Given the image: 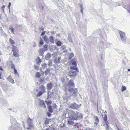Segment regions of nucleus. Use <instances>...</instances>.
Here are the masks:
<instances>
[{"instance_id":"nucleus-30","label":"nucleus","mask_w":130,"mask_h":130,"mask_svg":"<svg viewBox=\"0 0 130 130\" xmlns=\"http://www.w3.org/2000/svg\"><path fill=\"white\" fill-rule=\"evenodd\" d=\"M42 67V68L43 69H44L46 68L47 67V65L46 63H45L43 64H42L41 65Z\"/></svg>"},{"instance_id":"nucleus-40","label":"nucleus","mask_w":130,"mask_h":130,"mask_svg":"<svg viewBox=\"0 0 130 130\" xmlns=\"http://www.w3.org/2000/svg\"><path fill=\"white\" fill-rule=\"evenodd\" d=\"M66 48V46L64 45L62 46L61 47V50L63 51Z\"/></svg>"},{"instance_id":"nucleus-61","label":"nucleus","mask_w":130,"mask_h":130,"mask_svg":"<svg viewBox=\"0 0 130 130\" xmlns=\"http://www.w3.org/2000/svg\"><path fill=\"white\" fill-rule=\"evenodd\" d=\"M36 46V44L35 43H34V45H33V46L34 47L35 46Z\"/></svg>"},{"instance_id":"nucleus-37","label":"nucleus","mask_w":130,"mask_h":130,"mask_svg":"<svg viewBox=\"0 0 130 130\" xmlns=\"http://www.w3.org/2000/svg\"><path fill=\"white\" fill-rule=\"evenodd\" d=\"M126 89V88L125 86H122L121 89L122 91H124Z\"/></svg>"},{"instance_id":"nucleus-44","label":"nucleus","mask_w":130,"mask_h":130,"mask_svg":"<svg viewBox=\"0 0 130 130\" xmlns=\"http://www.w3.org/2000/svg\"><path fill=\"white\" fill-rule=\"evenodd\" d=\"M78 124V123H76L75 124V125H74L73 127L74 128H78V126L77 125V124Z\"/></svg>"},{"instance_id":"nucleus-27","label":"nucleus","mask_w":130,"mask_h":130,"mask_svg":"<svg viewBox=\"0 0 130 130\" xmlns=\"http://www.w3.org/2000/svg\"><path fill=\"white\" fill-rule=\"evenodd\" d=\"M50 42L52 43L54 42V37L52 36H51L50 37Z\"/></svg>"},{"instance_id":"nucleus-6","label":"nucleus","mask_w":130,"mask_h":130,"mask_svg":"<svg viewBox=\"0 0 130 130\" xmlns=\"http://www.w3.org/2000/svg\"><path fill=\"white\" fill-rule=\"evenodd\" d=\"M76 72L74 70L70 71L68 72V74L71 78H74L76 75Z\"/></svg>"},{"instance_id":"nucleus-34","label":"nucleus","mask_w":130,"mask_h":130,"mask_svg":"<svg viewBox=\"0 0 130 130\" xmlns=\"http://www.w3.org/2000/svg\"><path fill=\"white\" fill-rule=\"evenodd\" d=\"M43 93L42 92V91H39L38 92V94H37V97H38L41 96L42 95V94Z\"/></svg>"},{"instance_id":"nucleus-33","label":"nucleus","mask_w":130,"mask_h":130,"mask_svg":"<svg viewBox=\"0 0 130 130\" xmlns=\"http://www.w3.org/2000/svg\"><path fill=\"white\" fill-rule=\"evenodd\" d=\"M56 44L58 46H60L61 45L62 43L60 41H58L56 42Z\"/></svg>"},{"instance_id":"nucleus-38","label":"nucleus","mask_w":130,"mask_h":130,"mask_svg":"<svg viewBox=\"0 0 130 130\" xmlns=\"http://www.w3.org/2000/svg\"><path fill=\"white\" fill-rule=\"evenodd\" d=\"M39 44H40L41 45H42L43 44V41L41 39H40V41L39 42Z\"/></svg>"},{"instance_id":"nucleus-20","label":"nucleus","mask_w":130,"mask_h":130,"mask_svg":"<svg viewBox=\"0 0 130 130\" xmlns=\"http://www.w3.org/2000/svg\"><path fill=\"white\" fill-rule=\"evenodd\" d=\"M12 51L13 52L18 51L16 46H14V45H12Z\"/></svg>"},{"instance_id":"nucleus-18","label":"nucleus","mask_w":130,"mask_h":130,"mask_svg":"<svg viewBox=\"0 0 130 130\" xmlns=\"http://www.w3.org/2000/svg\"><path fill=\"white\" fill-rule=\"evenodd\" d=\"M40 105L44 108L46 107L44 101L42 100H41L40 101Z\"/></svg>"},{"instance_id":"nucleus-32","label":"nucleus","mask_w":130,"mask_h":130,"mask_svg":"<svg viewBox=\"0 0 130 130\" xmlns=\"http://www.w3.org/2000/svg\"><path fill=\"white\" fill-rule=\"evenodd\" d=\"M9 41L10 43L12 44H14L15 42L13 40H12L11 38H10L9 39Z\"/></svg>"},{"instance_id":"nucleus-57","label":"nucleus","mask_w":130,"mask_h":130,"mask_svg":"<svg viewBox=\"0 0 130 130\" xmlns=\"http://www.w3.org/2000/svg\"><path fill=\"white\" fill-rule=\"evenodd\" d=\"M72 57H71L69 56V60H70L71 59V58H72Z\"/></svg>"},{"instance_id":"nucleus-39","label":"nucleus","mask_w":130,"mask_h":130,"mask_svg":"<svg viewBox=\"0 0 130 130\" xmlns=\"http://www.w3.org/2000/svg\"><path fill=\"white\" fill-rule=\"evenodd\" d=\"M14 71L15 74L18 75V73L17 70L15 68L14 70Z\"/></svg>"},{"instance_id":"nucleus-41","label":"nucleus","mask_w":130,"mask_h":130,"mask_svg":"<svg viewBox=\"0 0 130 130\" xmlns=\"http://www.w3.org/2000/svg\"><path fill=\"white\" fill-rule=\"evenodd\" d=\"M11 67L12 69H13L14 70V68H15V65L13 63L12 64Z\"/></svg>"},{"instance_id":"nucleus-13","label":"nucleus","mask_w":130,"mask_h":130,"mask_svg":"<svg viewBox=\"0 0 130 130\" xmlns=\"http://www.w3.org/2000/svg\"><path fill=\"white\" fill-rule=\"evenodd\" d=\"M7 80L9 81L12 84L14 83V80L12 78L11 75H10L7 78Z\"/></svg>"},{"instance_id":"nucleus-54","label":"nucleus","mask_w":130,"mask_h":130,"mask_svg":"<svg viewBox=\"0 0 130 130\" xmlns=\"http://www.w3.org/2000/svg\"><path fill=\"white\" fill-rule=\"evenodd\" d=\"M51 33L52 34H55V32L54 31H53L51 32Z\"/></svg>"},{"instance_id":"nucleus-28","label":"nucleus","mask_w":130,"mask_h":130,"mask_svg":"<svg viewBox=\"0 0 130 130\" xmlns=\"http://www.w3.org/2000/svg\"><path fill=\"white\" fill-rule=\"evenodd\" d=\"M70 69H73L74 70H75V71H76H76H77V67H75V66H71L70 67Z\"/></svg>"},{"instance_id":"nucleus-35","label":"nucleus","mask_w":130,"mask_h":130,"mask_svg":"<svg viewBox=\"0 0 130 130\" xmlns=\"http://www.w3.org/2000/svg\"><path fill=\"white\" fill-rule=\"evenodd\" d=\"M44 40L47 43L48 42V40L46 36H45L43 37Z\"/></svg>"},{"instance_id":"nucleus-43","label":"nucleus","mask_w":130,"mask_h":130,"mask_svg":"<svg viewBox=\"0 0 130 130\" xmlns=\"http://www.w3.org/2000/svg\"><path fill=\"white\" fill-rule=\"evenodd\" d=\"M10 29L11 31L13 33L14 31V29L12 27H11L10 28H9Z\"/></svg>"},{"instance_id":"nucleus-1","label":"nucleus","mask_w":130,"mask_h":130,"mask_svg":"<svg viewBox=\"0 0 130 130\" xmlns=\"http://www.w3.org/2000/svg\"><path fill=\"white\" fill-rule=\"evenodd\" d=\"M69 115L70 116L68 120V124L72 125L74 123L72 120L76 121L80 120L82 118V114L77 111L74 112L72 110H70L68 112Z\"/></svg>"},{"instance_id":"nucleus-45","label":"nucleus","mask_w":130,"mask_h":130,"mask_svg":"<svg viewBox=\"0 0 130 130\" xmlns=\"http://www.w3.org/2000/svg\"><path fill=\"white\" fill-rule=\"evenodd\" d=\"M49 123V121L48 120H46L45 121L44 124H48Z\"/></svg>"},{"instance_id":"nucleus-49","label":"nucleus","mask_w":130,"mask_h":130,"mask_svg":"<svg viewBox=\"0 0 130 130\" xmlns=\"http://www.w3.org/2000/svg\"><path fill=\"white\" fill-rule=\"evenodd\" d=\"M47 114L48 117H49L51 116V114L50 113L48 112H47Z\"/></svg>"},{"instance_id":"nucleus-51","label":"nucleus","mask_w":130,"mask_h":130,"mask_svg":"<svg viewBox=\"0 0 130 130\" xmlns=\"http://www.w3.org/2000/svg\"><path fill=\"white\" fill-rule=\"evenodd\" d=\"M56 107H57L56 105V104H54V105L53 108H56Z\"/></svg>"},{"instance_id":"nucleus-56","label":"nucleus","mask_w":130,"mask_h":130,"mask_svg":"<svg viewBox=\"0 0 130 130\" xmlns=\"http://www.w3.org/2000/svg\"><path fill=\"white\" fill-rule=\"evenodd\" d=\"M40 29L42 31H43L44 30V28H42L41 27L40 28Z\"/></svg>"},{"instance_id":"nucleus-19","label":"nucleus","mask_w":130,"mask_h":130,"mask_svg":"<svg viewBox=\"0 0 130 130\" xmlns=\"http://www.w3.org/2000/svg\"><path fill=\"white\" fill-rule=\"evenodd\" d=\"M13 55L15 57H18L19 56L18 54V51L13 52Z\"/></svg>"},{"instance_id":"nucleus-16","label":"nucleus","mask_w":130,"mask_h":130,"mask_svg":"<svg viewBox=\"0 0 130 130\" xmlns=\"http://www.w3.org/2000/svg\"><path fill=\"white\" fill-rule=\"evenodd\" d=\"M36 64L38 65H39L41 62L42 60L41 59H40L39 57H38L36 59Z\"/></svg>"},{"instance_id":"nucleus-22","label":"nucleus","mask_w":130,"mask_h":130,"mask_svg":"<svg viewBox=\"0 0 130 130\" xmlns=\"http://www.w3.org/2000/svg\"><path fill=\"white\" fill-rule=\"evenodd\" d=\"M51 57V56L50 54L48 53L45 56V58L46 60H48Z\"/></svg>"},{"instance_id":"nucleus-63","label":"nucleus","mask_w":130,"mask_h":130,"mask_svg":"<svg viewBox=\"0 0 130 130\" xmlns=\"http://www.w3.org/2000/svg\"><path fill=\"white\" fill-rule=\"evenodd\" d=\"M127 70L128 71H130V69H128Z\"/></svg>"},{"instance_id":"nucleus-42","label":"nucleus","mask_w":130,"mask_h":130,"mask_svg":"<svg viewBox=\"0 0 130 130\" xmlns=\"http://www.w3.org/2000/svg\"><path fill=\"white\" fill-rule=\"evenodd\" d=\"M34 68L36 70H38L39 69V67L38 66H34Z\"/></svg>"},{"instance_id":"nucleus-21","label":"nucleus","mask_w":130,"mask_h":130,"mask_svg":"<svg viewBox=\"0 0 130 130\" xmlns=\"http://www.w3.org/2000/svg\"><path fill=\"white\" fill-rule=\"evenodd\" d=\"M70 63L72 64V65L76 66L77 65L76 61L73 60H72L71 61Z\"/></svg>"},{"instance_id":"nucleus-7","label":"nucleus","mask_w":130,"mask_h":130,"mask_svg":"<svg viewBox=\"0 0 130 130\" xmlns=\"http://www.w3.org/2000/svg\"><path fill=\"white\" fill-rule=\"evenodd\" d=\"M104 120L106 124V129L107 130H109L111 129L110 127H109V126L108 125V122L107 120V117L106 116H105L104 118Z\"/></svg>"},{"instance_id":"nucleus-5","label":"nucleus","mask_w":130,"mask_h":130,"mask_svg":"<svg viewBox=\"0 0 130 130\" xmlns=\"http://www.w3.org/2000/svg\"><path fill=\"white\" fill-rule=\"evenodd\" d=\"M119 33L120 34V38L121 40L124 42L125 41L126 39V37L125 36V34L123 32H122L120 30L119 31Z\"/></svg>"},{"instance_id":"nucleus-47","label":"nucleus","mask_w":130,"mask_h":130,"mask_svg":"<svg viewBox=\"0 0 130 130\" xmlns=\"http://www.w3.org/2000/svg\"><path fill=\"white\" fill-rule=\"evenodd\" d=\"M45 31H43L42 33L41 34V36H43V35H44V34H45Z\"/></svg>"},{"instance_id":"nucleus-12","label":"nucleus","mask_w":130,"mask_h":130,"mask_svg":"<svg viewBox=\"0 0 130 130\" xmlns=\"http://www.w3.org/2000/svg\"><path fill=\"white\" fill-rule=\"evenodd\" d=\"M40 88L41 91L43 93H45L46 92L45 91V88L43 85L41 86L40 87Z\"/></svg>"},{"instance_id":"nucleus-11","label":"nucleus","mask_w":130,"mask_h":130,"mask_svg":"<svg viewBox=\"0 0 130 130\" xmlns=\"http://www.w3.org/2000/svg\"><path fill=\"white\" fill-rule=\"evenodd\" d=\"M78 105L75 103L72 104L70 106V107L72 109H77L78 107Z\"/></svg>"},{"instance_id":"nucleus-58","label":"nucleus","mask_w":130,"mask_h":130,"mask_svg":"<svg viewBox=\"0 0 130 130\" xmlns=\"http://www.w3.org/2000/svg\"><path fill=\"white\" fill-rule=\"evenodd\" d=\"M72 57H71L69 56V60H70L71 59V58H72Z\"/></svg>"},{"instance_id":"nucleus-8","label":"nucleus","mask_w":130,"mask_h":130,"mask_svg":"<svg viewBox=\"0 0 130 130\" xmlns=\"http://www.w3.org/2000/svg\"><path fill=\"white\" fill-rule=\"evenodd\" d=\"M67 86L69 87V88H71L72 87H74V84L73 80H70L68 82Z\"/></svg>"},{"instance_id":"nucleus-3","label":"nucleus","mask_w":130,"mask_h":130,"mask_svg":"<svg viewBox=\"0 0 130 130\" xmlns=\"http://www.w3.org/2000/svg\"><path fill=\"white\" fill-rule=\"evenodd\" d=\"M69 91L71 96H73L74 97H75L77 95L78 91L76 88L73 89L69 88Z\"/></svg>"},{"instance_id":"nucleus-64","label":"nucleus","mask_w":130,"mask_h":130,"mask_svg":"<svg viewBox=\"0 0 130 130\" xmlns=\"http://www.w3.org/2000/svg\"><path fill=\"white\" fill-rule=\"evenodd\" d=\"M45 130H49V129L48 128H46Z\"/></svg>"},{"instance_id":"nucleus-29","label":"nucleus","mask_w":130,"mask_h":130,"mask_svg":"<svg viewBox=\"0 0 130 130\" xmlns=\"http://www.w3.org/2000/svg\"><path fill=\"white\" fill-rule=\"evenodd\" d=\"M48 108L49 111L51 113H52L53 111L52 107L51 106H50L48 107Z\"/></svg>"},{"instance_id":"nucleus-15","label":"nucleus","mask_w":130,"mask_h":130,"mask_svg":"<svg viewBox=\"0 0 130 130\" xmlns=\"http://www.w3.org/2000/svg\"><path fill=\"white\" fill-rule=\"evenodd\" d=\"M50 67H48L47 68L45 71L44 73L45 75H47L50 72Z\"/></svg>"},{"instance_id":"nucleus-10","label":"nucleus","mask_w":130,"mask_h":130,"mask_svg":"<svg viewBox=\"0 0 130 130\" xmlns=\"http://www.w3.org/2000/svg\"><path fill=\"white\" fill-rule=\"evenodd\" d=\"M54 94V93L53 92H51L50 91H48L47 92V95L48 98L49 97L51 98L52 97Z\"/></svg>"},{"instance_id":"nucleus-53","label":"nucleus","mask_w":130,"mask_h":130,"mask_svg":"<svg viewBox=\"0 0 130 130\" xmlns=\"http://www.w3.org/2000/svg\"><path fill=\"white\" fill-rule=\"evenodd\" d=\"M86 130H92V129H91L90 128L88 127V128H87L86 129Z\"/></svg>"},{"instance_id":"nucleus-4","label":"nucleus","mask_w":130,"mask_h":130,"mask_svg":"<svg viewBox=\"0 0 130 130\" xmlns=\"http://www.w3.org/2000/svg\"><path fill=\"white\" fill-rule=\"evenodd\" d=\"M27 122L28 125V127L25 130H30V129L32 127V120L29 117L27 120Z\"/></svg>"},{"instance_id":"nucleus-59","label":"nucleus","mask_w":130,"mask_h":130,"mask_svg":"<svg viewBox=\"0 0 130 130\" xmlns=\"http://www.w3.org/2000/svg\"><path fill=\"white\" fill-rule=\"evenodd\" d=\"M5 102H6V104H4V105H5V106H6V105L7 104V101H6Z\"/></svg>"},{"instance_id":"nucleus-24","label":"nucleus","mask_w":130,"mask_h":130,"mask_svg":"<svg viewBox=\"0 0 130 130\" xmlns=\"http://www.w3.org/2000/svg\"><path fill=\"white\" fill-rule=\"evenodd\" d=\"M79 5V6L81 8V12L83 14V10L84 8L82 6V3H80Z\"/></svg>"},{"instance_id":"nucleus-17","label":"nucleus","mask_w":130,"mask_h":130,"mask_svg":"<svg viewBox=\"0 0 130 130\" xmlns=\"http://www.w3.org/2000/svg\"><path fill=\"white\" fill-rule=\"evenodd\" d=\"M60 59L61 58L59 57H58V59L57 60L56 59H55L54 60V62L55 63L57 64L60 63Z\"/></svg>"},{"instance_id":"nucleus-52","label":"nucleus","mask_w":130,"mask_h":130,"mask_svg":"<svg viewBox=\"0 0 130 130\" xmlns=\"http://www.w3.org/2000/svg\"><path fill=\"white\" fill-rule=\"evenodd\" d=\"M73 56L74 55L73 54V53H71L70 54V56L73 57Z\"/></svg>"},{"instance_id":"nucleus-25","label":"nucleus","mask_w":130,"mask_h":130,"mask_svg":"<svg viewBox=\"0 0 130 130\" xmlns=\"http://www.w3.org/2000/svg\"><path fill=\"white\" fill-rule=\"evenodd\" d=\"M52 60H49L48 63V66L50 67L52 65Z\"/></svg>"},{"instance_id":"nucleus-23","label":"nucleus","mask_w":130,"mask_h":130,"mask_svg":"<svg viewBox=\"0 0 130 130\" xmlns=\"http://www.w3.org/2000/svg\"><path fill=\"white\" fill-rule=\"evenodd\" d=\"M39 54L40 55H42L44 52L43 49L42 48H40L39 51Z\"/></svg>"},{"instance_id":"nucleus-46","label":"nucleus","mask_w":130,"mask_h":130,"mask_svg":"<svg viewBox=\"0 0 130 130\" xmlns=\"http://www.w3.org/2000/svg\"><path fill=\"white\" fill-rule=\"evenodd\" d=\"M47 44H45L43 46V47L44 48H46L47 47Z\"/></svg>"},{"instance_id":"nucleus-36","label":"nucleus","mask_w":130,"mask_h":130,"mask_svg":"<svg viewBox=\"0 0 130 130\" xmlns=\"http://www.w3.org/2000/svg\"><path fill=\"white\" fill-rule=\"evenodd\" d=\"M45 102L46 103L47 105H50L52 103V101H45Z\"/></svg>"},{"instance_id":"nucleus-2","label":"nucleus","mask_w":130,"mask_h":130,"mask_svg":"<svg viewBox=\"0 0 130 130\" xmlns=\"http://www.w3.org/2000/svg\"><path fill=\"white\" fill-rule=\"evenodd\" d=\"M10 122L11 125L9 126V130H22V127L20 126V124L17 122L12 117H10Z\"/></svg>"},{"instance_id":"nucleus-48","label":"nucleus","mask_w":130,"mask_h":130,"mask_svg":"<svg viewBox=\"0 0 130 130\" xmlns=\"http://www.w3.org/2000/svg\"><path fill=\"white\" fill-rule=\"evenodd\" d=\"M11 5V4L10 2H9V4L8 6V8H9V9H10V7Z\"/></svg>"},{"instance_id":"nucleus-14","label":"nucleus","mask_w":130,"mask_h":130,"mask_svg":"<svg viewBox=\"0 0 130 130\" xmlns=\"http://www.w3.org/2000/svg\"><path fill=\"white\" fill-rule=\"evenodd\" d=\"M93 119L95 120V122L94 123L96 125L99 122V120L98 117L96 116H94Z\"/></svg>"},{"instance_id":"nucleus-26","label":"nucleus","mask_w":130,"mask_h":130,"mask_svg":"<svg viewBox=\"0 0 130 130\" xmlns=\"http://www.w3.org/2000/svg\"><path fill=\"white\" fill-rule=\"evenodd\" d=\"M5 6L4 5H2L1 8V12L2 13L4 12V10Z\"/></svg>"},{"instance_id":"nucleus-60","label":"nucleus","mask_w":130,"mask_h":130,"mask_svg":"<svg viewBox=\"0 0 130 130\" xmlns=\"http://www.w3.org/2000/svg\"><path fill=\"white\" fill-rule=\"evenodd\" d=\"M56 36H60V34H58L56 35Z\"/></svg>"},{"instance_id":"nucleus-9","label":"nucleus","mask_w":130,"mask_h":130,"mask_svg":"<svg viewBox=\"0 0 130 130\" xmlns=\"http://www.w3.org/2000/svg\"><path fill=\"white\" fill-rule=\"evenodd\" d=\"M53 86V84L51 83H50L47 84L46 88L48 90H50L52 89Z\"/></svg>"},{"instance_id":"nucleus-50","label":"nucleus","mask_w":130,"mask_h":130,"mask_svg":"<svg viewBox=\"0 0 130 130\" xmlns=\"http://www.w3.org/2000/svg\"><path fill=\"white\" fill-rule=\"evenodd\" d=\"M116 5L115 6H119V5H120V4L118 2H117L116 3Z\"/></svg>"},{"instance_id":"nucleus-31","label":"nucleus","mask_w":130,"mask_h":130,"mask_svg":"<svg viewBox=\"0 0 130 130\" xmlns=\"http://www.w3.org/2000/svg\"><path fill=\"white\" fill-rule=\"evenodd\" d=\"M36 76L37 77L40 78L41 76L40 73L38 72H37L36 74Z\"/></svg>"},{"instance_id":"nucleus-55","label":"nucleus","mask_w":130,"mask_h":130,"mask_svg":"<svg viewBox=\"0 0 130 130\" xmlns=\"http://www.w3.org/2000/svg\"><path fill=\"white\" fill-rule=\"evenodd\" d=\"M1 34L2 35H3V34H5V33L3 31H2L1 32Z\"/></svg>"},{"instance_id":"nucleus-62","label":"nucleus","mask_w":130,"mask_h":130,"mask_svg":"<svg viewBox=\"0 0 130 130\" xmlns=\"http://www.w3.org/2000/svg\"><path fill=\"white\" fill-rule=\"evenodd\" d=\"M0 69H1L2 70H3V69L1 67H0Z\"/></svg>"}]
</instances>
